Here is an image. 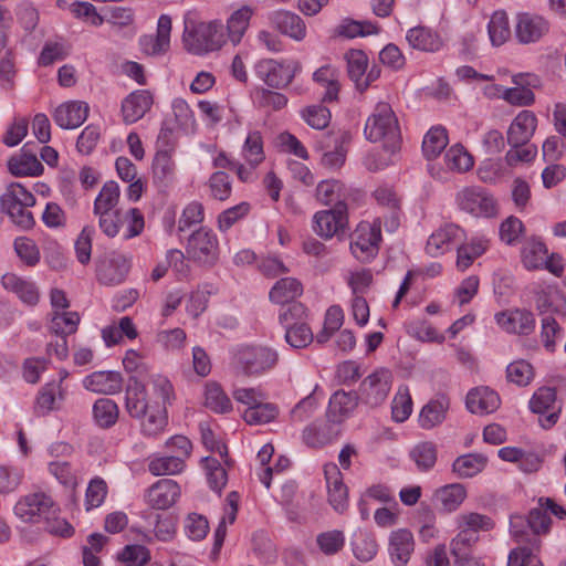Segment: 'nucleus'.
<instances>
[{
    "label": "nucleus",
    "instance_id": "obj_24",
    "mask_svg": "<svg viewBox=\"0 0 566 566\" xmlns=\"http://www.w3.org/2000/svg\"><path fill=\"white\" fill-rule=\"evenodd\" d=\"M468 410L474 415H490L501 406L499 394L490 387H476L471 389L465 398Z\"/></svg>",
    "mask_w": 566,
    "mask_h": 566
},
{
    "label": "nucleus",
    "instance_id": "obj_54",
    "mask_svg": "<svg viewBox=\"0 0 566 566\" xmlns=\"http://www.w3.org/2000/svg\"><path fill=\"white\" fill-rule=\"evenodd\" d=\"M457 525L459 530L478 534L480 531H491L494 527V522L488 515L470 512L460 514L457 517Z\"/></svg>",
    "mask_w": 566,
    "mask_h": 566
},
{
    "label": "nucleus",
    "instance_id": "obj_13",
    "mask_svg": "<svg viewBox=\"0 0 566 566\" xmlns=\"http://www.w3.org/2000/svg\"><path fill=\"white\" fill-rule=\"evenodd\" d=\"M298 69L300 64L297 62L292 67L282 62L265 59L256 64V74L268 86L280 88L289 85L293 81Z\"/></svg>",
    "mask_w": 566,
    "mask_h": 566
},
{
    "label": "nucleus",
    "instance_id": "obj_17",
    "mask_svg": "<svg viewBox=\"0 0 566 566\" xmlns=\"http://www.w3.org/2000/svg\"><path fill=\"white\" fill-rule=\"evenodd\" d=\"M495 321L505 332L518 335H530L536 324L534 314L521 308L497 313Z\"/></svg>",
    "mask_w": 566,
    "mask_h": 566
},
{
    "label": "nucleus",
    "instance_id": "obj_48",
    "mask_svg": "<svg viewBox=\"0 0 566 566\" xmlns=\"http://www.w3.org/2000/svg\"><path fill=\"white\" fill-rule=\"evenodd\" d=\"M316 198L323 205L335 206L337 202H345L346 189L338 180H323L316 187Z\"/></svg>",
    "mask_w": 566,
    "mask_h": 566
},
{
    "label": "nucleus",
    "instance_id": "obj_30",
    "mask_svg": "<svg viewBox=\"0 0 566 566\" xmlns=\"http://www.w3.org/2000/svg\"><path fill=\"white\" fill-rule=\"evenodd\" d=\"M125 406L128 415L136 419H140L151 406L147 401L146 386L135 376L129 377L125 392Z\"/></svg>",
    "mask_w": 566,
    "mask_h": 566
},
{
    "label": "nucleus",
    "instance_id": "obj_19",
    "mask_svg": "<svg viewBox=\"0 0 566 566\" xmlns=\"http://www.w3.org/2000/svg\"><path fill=\"white\" fill-rule=\"evenodd\" d=\"M65 397L66 388L61 386V381H55V379L48 381L36 394L34 412L38 416H48L51 411L60 408Z\"/></svg>",
    "mask_w": 566,
    "mask_h": 566
},
{
    "label": "nucleus",
    "instance_id": "obj_32",
    "mask_svg": "<svg viewBox=\"0 0 566 566\" xmlns=\"http://www.w3.org/2000/svg\"><path fill=\"white\" fill-rule=\"evenodd\" d=\"M140 420V433L146 438H158L168 424L167 408L154 402Z\"/></svg>",
    "mask_w": 566,
    "mask_h": 566
},
{
    "label": "nucleus",
    "instance_id": "obj_37",
    "mask_svg": "<svg viewBox=\"0 0 566 566\" xmlns=\"http://www.w3.org/2000/svg\"><path fill=\"white\" fill-rule=\"evenodd\" d=\"M486 467V458L481 454L468 453L458 457L452 463V472L459 479L478 475Z\"/></svg>",
    "mask_w": 566,
    "mask_h": 566
},
{
    "label": "nucleus",
    "instance_id": "obj_40",
    "mask_svg": "<svg viewBox=\"0 0 566 566\" xmlns=\"http://www.w3.org/2000/svg\"><path fill=\"white\" fill-rule=\"evenodd\" d=\"M253 15V9L243 6L235 10L227 21L228 38L233 44H238L245 31L248 30L250 20Z\"/></svg>",
    "mask_w": 566,
    "mask_h": 566
},
{
    "label": "nucleus",
    "instance_id": "obj_50",
    "mask_svg": "<svg viewBox=\"0 0 566 566\" xmlns=\"http://www.w3.org/2000/svg\"><path fill=\"white\" fill-rule=\"evenodd\" d=\"M279 415V408L271 402L262 400L243 412V419L248 424H265L273 421Z\"/></svg>",
    "mask_w": 566,
    "mask_h": 566
},
{
    "label": "nucleus",
    "instance_id": "obj_64",
    "mask_svg": "<svg viewBox=\"0 0 566 566\" xmlns=\"http://www.w3.org/2000/svg\"><path fill=\"white\" fill-rule=\"evenodd\" d=\"M117 557L125 566H144L150 560V551L144 545L132 544L126 545Z\"/></svg>",
    "mask_w": 566,
    "mask_h": 566
},
{
    "label": "nucleus",
    "instance_id": "obj_56",
    "mask_svg": "<svg viewBox=\"0 0 566 566\" xmlns=\"http://www.w3.org/2000/svg\"><path fill=\"white\" fill-rule=\"evenodd\" d=\"M108 493L106 481L101 476H94L90 480L86 491L84 506L88 512L103 505Z\"/></svg>",
    "mask_w": 566,
    "mask_h": 566
},
{
    "label": "nucleus",
    "instance_id": "obj_63",
    "mask_svg": "<svg viewBox=\"0 0 566 566\" xmlns=\"http://www.w3.org/2000/svg\"><path fill=\"white\" fill-rule=\"evenodd\" d=\"M98 218V227L108 238H115L123 226L124 214L119 209L94 212Z\"/></svg>",
    "mask_w": 566,
    "mask_h": 566
},
{
    "label": "nucleus",
    "instance_id": "obj_39",
    "mask_svg": "<svg viewBox=\"0 0 566 566\" xmlns=\"http://www.w3.org/2000/svg\"><path fill=\"white\" fill-rule=\"evenodd\" d=\"M205 406L216 413H227L232 410L230 398L216 381H208L205 386Z\"/></svg>",
    "mask_w": 566,
    "mask_h": 566
},
{
    "label": "nucleus",
    "instance_id": "obj_1",
    "mask_svg": "<svg viewBox=\"0 0 566 566\" xmlns=\"http://www.w3.org/2000/svg\"><path fill=\"white\" fill-rule=\"evenodd\" d=\"M364 135L371 143H381L384 149L390 154L400 148V126L389 103L379 102L374 107L366 120Z\"/></svg>",
    "mask_w": 566,
    "mask_h": 566
},
{
    "label": "nucleus",
    "instance_id": "obj_12",
    "mask_svg": "<svg viewBox=\"0 0 566 566\" xmlns=\"http://www.w3.org/2000/svg\"><path fill=\"white\" fill-rule=\"evenodd\" d=\"M557 392L554 387L542 386L537 388L528 401V408L533 413L546 415L539 419L541 426L544 429L552 428L559 418L560 408L555 411Z\"/></svg>",
    "mask_w": 566,
    "mask_h": 566
},
{
    "label": "nucleus",
    "instance_id": "obj_53",
    "mask_svg": "<svg viewBox=\"0 0 566 566\" xmlns=\"http://www.w3.org/2000/svg\"><path fill=\"white\" fill-rule=\"evenodd\" d=\"M120 198L119 186L116 181H106L99 190L95 201L93 212L116 210Z\"/></svg>",
    "mask_w": 566,
    "mask_h": 566
},
{
    "label": "nucleus",
    "instance_id": "obj_33",
    "mask_svg": "<svg viewBox=\"0 0 566 566\" xmlns=\"http://www.w3.org/2000/svg\"><path fill=\"white\" fill-rule=\"evenodd\" d=\"M535 304L541 314L566 316V297L556 285H545L536 292Z\"/></svg>",
    "mask_w": 566,
    "mask_h": 566
},
{
    "label": "nucleus",
    "instance_id": "obj_38",
    "mask_svg": "<svg viewBox=\"0 0 566 566\" xmlns=\"http://www.w3.org/2000/svg\"><path fill=\"white\" fill-rule=\"evenodd\" d=\"M93 419L103 429H109L116 424L119 417L117 403L109 398H99L93 405Z\"/></svg>",
    "mask_w": 566,
    "mask_h": 566
},
{
    "label": "nucleus",
    "instance_id": "obj_36",
    "mask_svg": "<svg viewBox=\"0 0 566 566\" xmlns=\"http://www.w3.org/2000/svg\"><path fill=\"white\" fill-rule=\"evenodd\" d=\"M175 161L167 150L157 151L153 160V178L155 184L167 187L175 180Z\"/></svg>",
    "mask_w": 566,
    "mask_h": 566
},
{
    "label": "nucleus",
    "instance_id": "obj_57",
    "mask_svg": "<svg viewBox=\"0 0 566 566\" xmlns=\"http://www.w3.org/2000/svg\"><path fill=\"white\" fill-rule=\"evenodd\" d=\"M345 541V534L340 530L322 532L316 536V544L326 556L338 554L344 548Z\"/></svg>",
    "mask_w": 566,
    "mask_h": 566
},
{
    "label": "nucleus",
    "instance_id": "obj_21",
    "mask_svg": "<svg viewBox=\"0 0 566 566\" xmlns=\"http://www.w3.org/2000/svg\"><path fill=\"white\" fill-rule=\"evenodd\" d=\"M88 105L81 101H70L59 105L53 112V120L63 129L81 126L88 116Z\"/></svg>",
    "mask_w": 566,
    "mask_h": 566
},
{
    "label": "nucleus",
    "instance_id": "obj_47",
    "mask_svg": "<svg viewBox=\"0 0 566 566\" xmlns=\"http://www.w3.org/2000/svg\"><path fill=\"white\" fill-rule=\"evenodd\" d=\"M410 458L415 461L419 471L427 472L431 470L437 462V444L432 441L417 443L410 451Z\"/></svg>",
    "mask_w": 566,
    "mask_h": 566
},
{
    "label": "nucleus",
    "instance_id": "obj_20",
    "mask_svg": "<svg viewBox=\"0 0 566 566\" xmlns=\"http://www.w3.org/2000/svg\"><path fill=\"white\" fill-rule=\"evenodd\" d=\"M537 125L536 116L531 111H522L507 129V143L511 147L525 146L533 137Z\"/></svg>",
    "mask_w": 566,
    "mask_h": 566
},
{
    "label": "nucleus",
    "instance_id": "obj_10",
    "mask_svg": "<svg viewBox=\"0 0 566 566\" xmlns=\"http://www.w3.org/2000/svg\"><path fill=\"white\" fill-rule=\"evenodd\" d=\"M56 511L52 497L44 492H35L20 499L14 512L18 516L28 522H34L36 517L49 518Z\"/></svg>",
    "mask_w": 566,
    "mask_h": 566
},
{
    "label": "nucleus",
    "instance_id": "obj_7",
    "mask_svg": "<svg viewBox=\"0 0 566 566\" xmlns=\"http://www.w3.org/2000/svg\"><path fill=\"white\" fill-rule=\"evenodd\" d=\"M342 433V426L328 419L315 420L302 430V442L310 449L318 450L335 442Z\"/></svg>",
    "mask_w": 566,
    "mask_h": 566
},
{
    "label": "nucleus",
    "instance_id": "obj_5",
    "mask_svg": "<svg viewBox=\"0 0 566 566\" xmlns=\"http://www.w3.org/2000/svg\"><path fill=\"white\" fill-rule=\"evenodd\" d=\"M392 374L388 368L380 367L363 379L359 385V398L369 407L382 405L391 389Z\"/></svg>",
    "mask_w": 566,
    "mask_h": 566
},
{
    "label": "nucleus",
    "instance_id": "obj_43",
    "mask_svg": "<svg viewBox=\"0 0 566 566\" xmlns=\"http://www.w3.org/2000/svg\"><path fill=\"white\" fill-rule=\"evenodd\" d=\"M437 499L440 501L443 511L451 513L457 511L464 502L467 490L461 483H451L438 489Z\"/></svg>",
    "mask_w": 566,
    "mask_h": 566
},
{
    "label": "nucleus",
    "instance_id": "obj_31",
    "mask_svg": "<svg viewBox=\"0 0 566 566\" xmlns=\"http://www.w3.org/2000/svg\"><path fill=\"white\" fill-rule=\"evenodd\" d=\"M272 25L282 34L295 41H302L306 36V25L303 19L290 11H275L271 14Z\"/></svg>",
    "mask_w": 566,
    "mask_h": 566
},
{
    "label": "nucleus",
    "instance_id": "obj_4",
    "mask_svg": "<svg viewBox=\"0 0 566 566\" xmlns=\"http://www.w3.org/2000/svg\"><path fill=\"white\" fill-rule=\"evenodd\" d=\"M459 209L474 217L490 218L496 214V202L493 196L484 188L469 186L461 189L455 196Z\"/></svg>",
    "mask_w": 566,
    "mask_h": 566
},
{
    "label": "nucleus",
    "instance_id": "obj_26",
    "mask_svg": "<svg viewBox=\"0 0 566 566\" xmlns=\"http://www.w3.org/2000/svg\"><path fill=\"white\" fill-rule=\"evenodd\" d=\"M83 386L92 392L115 395L123 388V377L120 373L113 370L94 371L83 379Z\"/></svg>",
    "mask_w": 566,
    "mask_h": 566
},
{
    "label": "nucleus",
    "instance_id": "obj_60",
    "mask_svg": "<svg viewBox=\"0 0 566 566\" xmlns=\"http://www.w3.org/2000/svg\"><path fill=\"white\" fill-rule=\"evenodd\" d=\"M242 154L252 168H255L264 160L263 142L259 132L249 133L243 145Z\"/></svg>",
    "mask_w": 566,
    "mask_h": 566
},
{
    "label": "nucleus",
    "instance_id": "obj_59",
    "mask_svg": "<svg viewBox=\"0 0 566 566\" xmlns=\"http://www.w3.org/2000/svg\"><path fill=\"white\" fill-rule=\"evenodd\" d=\"M347 62V73L349 78L355 83L356 88L361 81L368 67V57L361 50H349L345 54Z\"/></svg>",
    "mask_w": 566,
    "mask_h": 566
},
{
    "label": "nucleus",
    "instance_id": "obj_8",
    "mask_svg": "<svg viewBox=\"0 0 566 566\" xmlns=\"http://www.w3.org/2000/svg\"><path fill=\"white\" fill-rule=\"evenodd\" d=\"M380 239V223H360L353 234L350 251L356 259L367 261L378 253Z\"/></svg>",
    "mask_w": 566,
    "mask_h": 566
},
{
    "label": "nucleus",
    "instance_id": "obj_34",
    "mask_svg": "<svg viewBox=\"0 0 566 566\" xmlns=\"http://www.w3.org/2000/svg\"><path fill=\"white\" fill-rule=\"evenodd\" d=\"M338 77L339 72L331 64L323 65L313 73V81L325 88L322 97L323 103H332L338 99L340 88Z\"/></svg>",
    "mask_w": 566,
    "mask_h": 566
},
{
    "label": "nucleus",
    "instance_id": "obj_52",
    "mask_svg": "<svg viewBox=\"0 0 566 566\" xmlns=\"http://www.w3.org/2000/svg\"><path fill=\"white\" fill-rule=\"evenodd\" d=\"M352 548L354 556L358 560L366 563L376 556L378 552V544L374 535L366 532H359L358 534H355L352 541Z\"/></svg>",
    "mask_w": 566,
    "mask_h": 566
},
{
    "label": "nucleus",
    "instance_id": "obj_61",
    "mask_svg": "<svg viewBox=\"0 0 566 566\" xmlns=\"http://www.w3.org/2000/svg\"><path fill=\"white\" fill-rule=\"evenodd\" d=\"M340 36L353 39L356 36H366L378 32V27L368 21H356L345 19L336 29Z\"/></svg>",
    "mask_w": 566,
    "mask_h": 566
},
{
    "label": "nucleus",
    "instance_id": "obj_35",
    "mask_svg": "<svg viewBox=\"0 0 566 566\" xmlns=\"http://www.w3.org/2000/svg\"><path fill=\"white\" fill-rule=\"evenodd\" d=\"M408 43L417 50L433 52L442 46L441 38L431 29L426 27H416L407 32Z\"/></svg>",
    "mask_w": 566,
    "mask_h": 566
},
{
    "label": "nucleus",
    "instance_id": "obj_23",
    "mask_svg": "<svg viewBox=\"0 0 566 566\" xmlns=\"http://www.w3.org/2000/svg\"><path fill=\"white\" fill-rule=\"evenodd\" d=\"M171 32V18L163 14L158 19L155 34H146L140 38L139 44L147 55H159L169 49Z\"/></svg>",
    "mask_w": 566,
    "mask_h": 566
},
{
    "label": "nucleus",
    "instance_id": "obj_16",
    "mask_svg": "<svg viewBox=\"0 0 566 566\" xmlns=\"http://www.w3.org/2000/svg\"><path fill=\"white\" fill-rule=\"evenodd\" d=\"M413 534L408 528H398L390 533L388 554L395 566H406L415 552Z\"/></svg>",
    "mask_w": 566,
    "mask_h": 566
},
{
    "label": "nucleus",
    "instance_id": "obj_9",
    "mask_svg": "<svg viewBox=\"0 0 566 566\" xmlns=\"http://www.w3.org/2000/svg\"><path fill=\"white\" fill-rule=\"evenodd\" d=\"M181 495L180 485L172 479H160L153 483L144 494L145 503L156 511L172 507Z\"/></svg>",
    "mask_w": 566,
    "mask_h": 566
},
{
    "label": "nucleus",
    "instance_id": "obj_58",
    "mask_svg": "<svg viewBox=\"0 0 566 566\" xmlns=\"http://www.w3.org/2000/svg\"><path fill=\"white\" fill-rule=\"evenodd\" d=\"M80 316L76 312H54L51 321V331L62 337L77 331Z\"/></svg>",
    "mask_w": 566,
    "mask_h": 566
},
{
    "label": "nucleus",
    "instance_id": "obj_51",
    "mask_svg": "<svg viewBox=\"0 0 566 566\" xmlns=\"http://www.w3.org/2000/svg\"><path fill=\"white\" fill-rule=\"evenodd\" d=\"M535 377L533 365L525 359H517L506 366V378L510 382L518 386H528Z\"/></svg>",
    "mask_w": 566,
    "mask_h": 566
},
{
    "label": "nucleus",
    "instance_id": "obj_45",
    "mask_svg": "<svg viewBox=\"0 0 566 566\" xmlns=\"http://www.w3.org/2000/svg\"><path fill=\"white\" fill-rule=\"evenodd\" d=\"M489 247V241L484 238H474L470 242L458 248L457 268L459 270L468 269L472 262L481 256Z\"/></svg>",
    "mask_w": 566,
    "mask_h": 566
},
{
    "label": "nucleus",
    "instance_id": "obj_2",
    "mask_svg": "<svg viewBox=\"0 0 566 566\" xmlns=\"http://www.w3.org/2000/svg\"><path fill=\"white\" fill-rule=\"evenodd\" d=\"M184 42L187 50L203 54L218 50L226 43L224 27L219 21L200 22L186 29Z\"/></svg>",
    "mask_w": 566,
    "mask_h": 566
},
{
    "label": "nucleus",
    "instance_id": "obj_25",
    "mask_svg": "<svg viewBox=\"0 0 566 566\" xmlns=\"http://www.w3.org/2000/svg\"><path fill=\"white\" fill-rule=\"evenodd\" d=\"M154 103L153 94L148 90L132 92L122 102L123 120L126 124H134L143 118Z\"/></svg>",
    "mask_w": 566,
    "mask_h": 566
},
{
    "label": "nucleus",
    "instance_id": "obj_18",
    "mask_svg": "<svg viewBox=\"0 0 566 566\" xmlns=\"http://www.w3.org/2000/svg\"><path fill=\"white\" fill-rule=\"evenodd\" d=\"M359 399L357 391L336 390L329 398L325 417L342 426L357 408Z\"/></svg>",
    "mask_w": 566,
    "mask_h": 566
},
{
    "label": "nucleus",
    "instance_id": "obj_3",
    "mask_svg": "<svg viewBox=\"0 0 566 566\" xmlns=\"http://www.w3.org/2000/svg\"><path fill=\"white\" fill-rule=\"evenodd\" d=\"M277 353L268 347L247 346L234 355L237 368L247 376H256L272 369L277 363Z\"/></svg>",
    "mask_w": 566,
    "mask_h": 566
},
{
    "label": "nucleus",
    "instance_id": "obj_49",
    "mask_svg": "<svg viewBox=\"0 0 566 566\" xmlns=\"http://www.w3.org/2000/svg\"><path fill=\"white\" fill-rule=\"evenodd\" d=\"M548 250L544 242L532 238L523 247L522 259L527 269H538L544 265Z\"/></svg>",
    "mask_w": 566,
    "mask_h": 566
},
{
    "label": "nucleus",
    "instance_id": "obj_27",
    "mask_svg": "<svg viewBox=\"0 0 566 566\" xmlns=\"http://www.w3.org/2000/svg\"><path fill=\"white\" fill-rule=\"evenodd\" d=\"M374 198L377 203L388 211V214H385L384 224L388 231H395L399 227L400 221V198L397 196L394 188L389 186H379L374 191Z\"/></svg>",
    "mask_w": 566,
    "mask_h": 566
},
{
    "label": "nucleus",
    "instance_id": "obj_15",
    "mask_svg": "<svg viewBox=\"0 0 566 566\" xmlns=\"http://www.w3.org/2000/svg\"><path fill=\"white\" fill-rule=\"evenodd\" d=\"M548 30L549 22L542 15L530 12H521L516 15L515 36L520 43L537 42Z\"/></svg>",
    "mask_w": 566,
    "mask_h": 566
},
{
    "label": "nucleus",
    "instance_id": "obj_41",
    "mask_svg": "<svg viewBox=\"0 0 566 566\" xmlns=\"http://www.w3.org/2000/svg\"><path fill=\"white\" fill-rule=\"evenodd\" d=\"M185 468L186 462L175 455H153L148 461V471L155 476L179 474Z\"/></svg>",
    "mask_w": 566,
    "mask_h": 566
},
{
    "label": "nucleus",
    "instance_id": "obj_11",
    "mask_svg": "<svg viewBox=\"0 0 566 566\" xmlns=\"http://www.w3.org/2000/svg\"><path fill=\"white\" fill-rule=\"evenodd\" d=\"M347 220L346 202H337L332 209L314 214V231L321 238L331 239L345 229Z\"/></svg>",
    "mask_w": 566,
    "mask_h": 566
},
{
    "label": "nucleus",
    "instance_id": "obj_46",
    "mask_svg": "<svg viewBox=\"0 0 566 566\" xmlns=\"http://www.w3.org/2000/svg\"><path fill=\"white\" fill-rule=\"evenodd\" d=\"M526 520L527 527H530L531 536L533 538V546L539 548L541 539L538 536L549 532L552 520L541 505L530 510L526 515Z\"/></svg>",
    "mask_w": 566,
    "mask_h": 566
},
{
    "label": "nucleus",
    "instance_id": "obj_42",
    "mask_svg": "<svg viewBox=\"0 0 566 566\" xmlns=\"http://www.w3.org/2000/svg\"><path fill=\"white\" fill-rule=\"evenodd\" d=\"M9 171L17 177L39 176L43 172V166L35 155L22 151L19 156L12 157L8 161Z\"/></svg>",
    "mask_w": 566,
    "mask_h": 566
},
{
    "label": "nucleus",
    "instance_id": "obj_62",
    "mask_svg": "<svg viewBox=\"0 0 566 566\" xmlns=\"http://www.w3.org/2000/svg\"><path fill=\"white\" fill-rule=\"evenodd\" d=\"M285 327V340L293 348H305L314 340L311 327L305 323L292 324Z\"/></svg>",
    "mask_w": 566,
    "mask_h": 566
},
{
    "label": "nucleus",
    "instance_id": "obj_14",
    "mask_svg": "<svg viewBox=\"0 0 566 566\" xmlns=\"http://www.w3.org/2000/svg\"><path fill=\"white\" fill-rule=\"evenodd\" d=\"M323 469L328 503L336 512L344 513L348 509V488L344 483L343 473L333 462L326 463Z\"/></svg>",
    "mask_w": 566,
    "mask_h": 566
},
{
    "label": "nucleus",
    "instance_id": "obj_22",
    "mask_svg": "<svg viewBox=\"0 0 566 566\" xmlns=\"http://www.w3.org/2000/svg\"><path fill=\"white\" fill-rule=\"evenodd\" d=\"M450 409V398L439 394L430 399L420 410L418 423L424 430H431L441 426L447 419Z\"/></svg>",
    "mask_w": 566,
    "mask_h": 566
},
{
    "label": "nucleus",
    "instance_id": "obj_29",
    "mask_svg": "<svg viewBox=\"0 0 566 566\" xmlns=\"http://www.w3.org/2000/svg\"><path fill=\"white\" fill-rule=\"evenodd\" d=\"M328 143L322 146L325 149L321 157V165L329 170L343 167L347 156L345 144L348 142L346 134L328 135Z\"/></svg>",
    "mask_w": 566,
    "mask_h": 566
},
{
    "label": "nucleus",
    "instance_id": "obj_44",
    "mask_svg": "<svg viewBox=\"0 0 566 566\" xmlns=\"http://www.w3.org/2000/svg\"><path fill=\"white\" fill-rule=\"evenodd\" d=\"M488 31L493 45L500 46L510 40L512 32L505 11H495L489 21Z\"/></svg>",
    "mask_w": 566,
    "mask_h": 566
},
{
    "label": "nucleus",
    "instance_id": "obj_28",
    "mask_svg": "<svg viewBox=\"0 0 566 566\" xmlns=\"http://www.w3.org/2000/svg\"><path fill=\"white\" fill-rule=\"evenodd\" d=\"M463 237V230L454 224L448 223L437 229L428 239L426 251L431 256H439L451 249L454 242Z\"/></svg>",
    "mask_w": 566,
    "mask_h": 566
},
{
    "label": "nucleus",
    "instance_id": "obj_55",
    "mask_svg": "<svg viewBox=\"0 0 566 566\" xmlns=\"http://www.w3.org/2000/svg\"><path fill=\"white\" fill-rule=\"evenodd\" d=\"M448 145V135L446 128L432 127L424 136L422 142V151L428 159L436 158Z\"/></svg>",
    "mask_w": 566,
    "mask_h": 566
},
{
    "label": "nucleus",
    "instance_id": "obj_6",
    "mask_svg": "<svg viewBox=\"0 0 566 566\" xmlns=\"http://www.w3.org/2000/svg\"><path fill=\"white\" fill-rule=\"evenodd\" d=\"M186 250L189 258L205 265H213L219 259L217 235L205 228H200L189 237Z\"/></svg>",
    "mask_w": 566,
    "mask_h": 566
}]
</instances>
